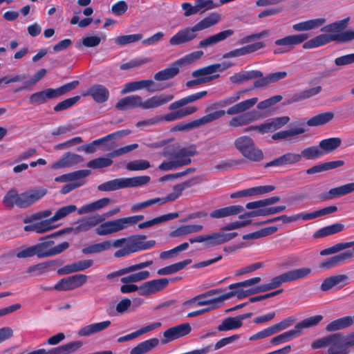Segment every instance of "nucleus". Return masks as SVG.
Wrapping results in <instances>:
<instances>
[{
  "instance_id": "nucleus-1",
  "label": "nucleus",
  "mask_w": 354,
  "mask_h": 354,
  "mask_svg": "<svg viewBox=\"0 0 354 354\" xmlns=\"http://www.w3.org/2000/svg\"><path fill=\"white\" fill-rule=\"evenodd\" d=\"M311 273V268L306 267L289 270L274 277L268 283L252 287L248 290H238V299H242L252 295L277 288L283 283H290L298 279L306 278L310 276Z\"/></svg>"
},
{
  "instance_id": "nucleus-2",
  "label": "nucleus",
  "mask_w": 354,
  "mask_h": 354,
  "mask_svg": "<svg viewBox=\"0 0 354 354\" xmlns=\"http://www.w3.org/2000/svg\"><path fill=\"white\" fill-rule=\"evenodd\" d=\"M220 15L217 13H212L205 17L193 26H188L178 30L169 39L171 46H178L190 42L197 39V32L207 29L218 23Z\"/></svg>"
},
{
  "instance_id": "nucleus-3",
  "label": "nucleus",
  "mask_w": 354,
  "mask_h": 354,
  "mask_svg": "<svg viewBox=\"0 0 354 354\" xmlns=\"http://www.w3.org/2000/svg\"><path fill=\"white\" fill-rule=\"evenodd\" d=\"M353 39H354V30H347L336 34H321L304 43L303 48L304 49H313L326 45L332 41L343 43Z\"/></svg>"
},
{
  "instance_id": "nucleus-4",
  "label": "nucleus",
  "mask_w": 354,
  "mask_h": 354,
  "mask_svg": "<svg viewBox=\"0 0 354 354\" xmlns=\"http://www.w3.org/2000/svg\"><path fill=\"white\" fill-rule=\"evenodd\" d=\"M196 154H198V151L194 145L179 149L173 156L172 160L163 161L158 166V169L162 171H169L189 165L192 162L190 158Z\"/></svg>"
},
{
  "instance_id": "nucleus-5",
  "label": "nucleus",
  "mask_w": 354,
  "mask_h": 354,
  "mask_svg": "<svg viewBox=\"0 0 354 354\" xmlns=\"http://www.w3.org/2000/svg\"><path fill=\"white\" fill-rule=\"evenodd\" d=\"M235 147L247 159L253 162H260L264 158L263 151L255 146L253 140L249 136L237 138L234 141Z\"/></svg>"
},
{
  "instance_id": "nucleus-6",
  "label": "nucleus",
  "mask_w": 354,
  "mask_h": 354,
  "mask_svg": "<svg viewBox=\"0 0 354 354\" xmlns=\"http://www.w3.org/2000/svg\"><path fill=\"white\" fill-rule=\"evenodd\" d=\"M309 35L307 33H300L286 36L274 41V55H283L290 53L295 47L302 43H306Z\"/></svg>"
},
{
  "instance_id": "nucleus-7",
  "label": "nucleus",
  "mask_w": 354,
  "mask_h": 354,
  "mask_svg": "<svg viewBox=\"0 0 354 354\" xmlns=\"http://www.w3.org/2000/svg\"><path fill=\"white\" fill-rule=\"evenodd\" d=\"M238 234L236 232L225 233L223 232H214L208 235H200L194 238H190L191 244L194 243H204L206 248L214 247L223 244L234 239Z\"/></svg>"
},
{
  "instance_id": "nucleus-8",
  "label": "nucleus",
  "mask_w": 354,
  "mask_h": 354,
  "mask_svg": "<svg viewBox=\"0 0 354 354\" xmlns=\"http://www.w3.org/2000/svg\"><path fill=\"white\" fill-rule=\"evenodd\" d=\"M133 224V216L109 221L100 224L96 229L97 235L104 236L120 231Z\"/></svg>"
},
{
  "instance_id": "nucleus-9",
  "label": "nucleus",
  "mask_w": 354,
  "mask_h": 354,
  "mask_svg": "<svg viewBox=\"0 0 354 354\" xmlns=\"http://www.w3.org/2000/svg\"><path fill=\"white\" fill-rule=\"evenodd\" d=\"M102 218L98 215H91L84 217L77 222L74 227H66L64 230H59L52 234L51 236H58L66 232H74L78 234L82 232H86L93 227L97 225L102 221Z\"/></svg>"
},
{
  "instance_id": "nucleus-10",
  "label": "nucleus",
  "mask_w": 354,
  "mask_h": 354,
  "mask_svg": "<svg viewBox=\"0 0 354 354\" xmlns=\"http://www.w3.org/2000/svg\"><path fill=\"white\" fill-rule=\"evenodd\" d=\"M48 192L45 188H35L28 189L19 194L17 207L26 209L42 198Z\"/></svg>"
},
{
  "instance_id": "nucleus-11",
  "label": "nucleus",
  "mask_w": 354,
  "mask_h": 354,
  "mask_svg": "<svg viewBox=\"0 0 354 354\" xmlns=\"http://www.w3.org/2000/svg\"><path fill=\"white\" fill-rule=\"evenodd\" d=\"M174 280L173 279L162 278L145 282L139 286L134 284V292L138 291V294L142 296L153 295L165 288L169 281Z\"/></svg>"
},
{
  "instance_id": "nucleus-12",
  "label": "nucleus",
  "mask_w": 354,
  "mask_h": 354,
  "mask_svg": "<svg viewBox=\"0 0 354 354\" xmlns=\"http://www.w3.org/2000/svg\"><path fill=\"white\" fill-rule=\"evenodd\" d=\"M173 98L172 95L160 94L153 96L143 102L140 96L134 95V107H140L143 109H154L168 103Z\"/></svg>"
},
{
  "instance_id": "nucleus-13",
  "label": "nucleus",
  "mask_w": 354,
  "mask_h": 354,
  "mask_svg": "<svg viewBox=\"0 0 354 354\" xmlns=\"http://www.w3.org/2000/svg\"><path fill=\"white\" fill-rule=\"evenodd\" d=\"M88 279V276L84 274H77L60 279L54 288L59 291H68L82 286Z\"/></svg>"
},
{
  "instance_id": "nucleus-14",
  "label": "nucleus",
  "mask_w": 354,
  "mask_h": 354,
  "mask_svg": "<svg viewBox=\"0 0 354 354\" xmlns=\"http://www.w3.org/2000/svg\"><path fill=\"white\" fill-rule=\"evenodd\" d=\"M191 331L192 327L187 322L171 327L164 331L160 342L162 344H167L189 335Z\"/></svg>"
},
{
  "instance_id": "nucleus-15",
  "label": "nucleus",
  "mask_w": 354,
  "mask_h": 354,
  "mask_svg": "<svg viewBox=\"0 0 354 354\" xmlns=\"http://www.w3.org/2000/svg\"><path fill=\"white\" fill-rule=\"evenodd\" d=\"M126 241V238H121L114 241H105L85 247L82 250V252L84 254L101 252L109 250L111 247L118 248L124 244Z\"/></svg>"
},
{
  "instance_id": "nucleus-16",
  "label": "nucleus",
  "mask_w": 354,
  "mask_h": 354,
  "mask_svg": "<svg viewBox=\"0 0 354 354\" xmlns=\"http://www.w3.org/2000/svg\"><path fill=\"white\" fill-rule=\"evenodd\" d=\"M354 257V250H348L332 257L324 259L319 263V268L322 270H328L334 268Z\"/></svg>"
},
{
  "instance_id": "nucleus-17",
  "label": "nucleus",
  "mask_w": 354,
  "mask_h": 354,
  "mask_svg": "<svg viewBox=\"0 0 354 354\" xmlns=\"http://www.w3.org/2000/svg\"><path fill=\"white\" fill-rule=\"evenodd\" d=\"M132 187L133 178H115L102 183L98 185L97 189L102 192H110Z\"/></svg>"
},
{
  "instance_id": "nucleus-18",
  "label": "nucleus",
  "mask_w": 354,
  "mask_h": 354,
  "mask_svg": "<svg viewBox=\"0 0 354 354\" xmlns=\"http://www.w3.org/2000/svg\"><path fill=\"white\" fill-rule=\"evenodd\" d=\"M354 192V182L330 189L328 192L321 194L319 198L326 201L341 197Z\"/></svg>"
},
{
  "instance_id": "nucleus-19",
  "label": "nucleus",
  "mask_w": 354,
  "mask_h": 354,
  "mask_svg": "<svg viewBox=\"0 0 354 354\" xmlns=\"http://www.w3.org/2000/svg\"><path fill=\"white\" fill-rule=\"evenodd\" d=\"M266 46V44L263 41H257L245 46H243L239 48H236L232 50H230L223 55V58H231V57H236L243 55H245L250 53H252L255 51H257L261 48H263Z\"/></svg>"
},
{
  "instance_id": "nucleus-20",
  "label": "nucleus",
  "mask_w": 354,
  "mask_h": 354,
  "mask_svg": "<svg viewBox=\"0 0 354 354\" xmlns=\"http://www.w3.org/2000/svg\"><path fill=\"white\" fill-rule=\"evenodd\" d=\"M93 264V261L91 259H85L79 261H76L71 264L66 265L64 267L57 270V274L59 275H66L74 272L84 271Z\"/></svg>"
},
{
  "instance_id": "nucleus-21",
  "label": "nucleus",
  "mask_w": 354,
  "mask_h": 354,
  "mask_svg": "<svg viewBox=\"0 0 354 354\" xmlns=\"http://www.w3.org/2000/svg\"><path fill=\"white\" fill-rule=\"evenodd\" d=\"M286 207L285 205H280L277 207H270L267 208H257L252 211L248 212L243 214L239 215V218H252L257 216H268L277 213H281L285 211Z\"/></svg>"
},
{
  "instance_id": "nucleus-22",
  "label": "nucleus",
  "mask_w": 354,
  "mask_h": 354,
  "mask_svg": "<svg viewBox=\"0 0 354 354\" xmlns=\"http://www.w3.org/2000/svg\"><path fill=\"white\" fill-rule=\"evenodd\" d=\"M83 96L91 95L97 103L106 102L109 96V90L103 85L94 84L82 95Z\"/></svg>"
},
{
  "instance_id": "nucleus-23",
  "label": "nucleus",
  "mask_w": 354,
  "mask_h": 354,
  "mask_svg": "<svg viewBox=\"0 0 354 354\" xmlns=\"http://www.w3.org/2000/svg\"><path fill=\"white\" fill-rule=\"evenodd\" d=\"M263 76V73L258 70L243 71L236 73L230 77V81L236 84H241L249 80L257 79Z\"/></svg>"
},
{
  "instance_id": "nucleus-24",
  "label": "nucleus",
  "mask_w": 354,
  "mask_h": 354,
  "mask_svg": "<svg viewBox=\"0 0 354 354\" xmlns=\"http://www.w3.org/2000/svg\"><path fill=\"white\" fill-rule=\"evenodd\" d=\"M348 277L346 274L331 276L323 281L320 288L322 291H328L337 286L341 288L348 283Z\"/></svg>"
},
{
  "instance_id": "nucleus-25",
  "label": "nucleus",
  "mask_w": 354,
  "mask_h": 354,
  "mask_svg": "<svg viewBox=\"0 0 354 354\" xmlns=\"http://www.w3.org/2000/svg\"><path fill=\"white\" fill-rule=\"evenodd\" d=\"M234 30L232 29L225 30L217 34H215L205 39L200 41L197 47L205 48L208 46L214 45L218 42L224 41L227 37L232 36L234 34Z\"/></svg>"
},
{
  "instance_id": "nucleus-26",
  "label": "nucleus",
  "mask_w": 354,
  "mask_h": 354,
  "mask_svg": "<svg viewBox=\"0 0 354 354\" xmlns=\"http://www.w3.org/2000/svg\"><path fill=\"white\" fill-rule=\"evenodd\" d=\"M244 211V207L240 205H234L215 209L210 212L212 218H221L227 216L239 214Z\"/></svg>"
},
{
  "instance_id": "nucleus-27",
  "label": "nucleus",
  "mask_w": 354,
  "mask_h": 354,
  "mask_svg": "<svg viewBox=\"0 0 354 354\" xmlns=\"http://www.w3.org/2000/svg\"><path fill=\"white\" fill-rule=\"evenodd\" d=\"M197 183H198V178L197 177H194L174 185L173 187V192L167 195L166 200H165V201L169 202L176 200L181 195L183 190L189 188Z\"/></svg>"
},
{
  "instance_id": "nucleus-28",
  "label": "nucleus",
  "mask_w": 354,
  "mask_h": 354,
  "mask_svg": "<svg viewBox=\"0 0 354 354\" xmlns=\"http://www.w3.org/2000/svg\"><path fill=\"white\" fill-rule=\"evenodd\" d=\"M52 234L46 236V240L35 245L37 257L39 259L53 257V245L54 241L50 238L54 237Z\"/></svg>"
},
{
  "instance_id": "nucleus-29",
  "label": "nucleus",
  "mask_w": 354,
  "mask_h": 354,
  "mask_svg": "<svg viewBox=\"0 0 354 354\" xmlns=\"http://www.w3.org/2000/svg\"><path fill=\"white\" fill-rule=\"evenodd\" d=\"M82 346L81 341H73L66 344L52 348L48 351L44 349V354H71Z\"/></svg>"
},
{
  "instance_id": "nucleus-30",
  "label": "nucleus",
  "mask_w": 354,
  "mask_h": 354,
  "mask_svg": "<svg viewBox=\"0 0 354 354\" xmlns=\"http://www.w3.org/2000/svg\"><path fill=\"white\" fill-rule=\"evenodd\" d=\"M54 98L53 88H49L31 94L28 101L32 105L39 106L46 103L48 100Z\"/></svg>"
},
{
  "instance_id": "nucleus-31",
  "label": "nucleus",
  "mask_w": 354,
  "mask_h": 354,
  "mask_svg": "<svg viewBox=\"0 0 354 354\" xmlns=\"http://www.w3.org/2000/svg\"><path fill=\"white\" fill-rule=\"evenodd\" d=\"M259 118L256 111H250L232 118L229 124L233 127H242L257 120Z\"/></svg>"
},
{
  "instance_id": "nucleus-32",
  "label": "nucleus",
  "mask_w": 354,
  "mask_h": 354,
  "mask_svg": "<svg viewBox=\"0 0 354 354\" xmlns=\"http://www.w3.org/2000/svg\"><path fill=\"white\" fill-rule=\"evenodd\" d=\"M180 64L181 60L174 62L170 66L156 73L154 79L157 81H164L173 78L179 73Z\"/></svg>"
},
{
  "instance_id": "nucleus-33",
  "label": "nucleus",
  "mask_w": 354,
  "mask_h": 354,
  "mask_svg": "<svg viewBox=\"0 0 354 354\" xmlns=\"http://www.w3.org/2000/svg\"><path fill=\"white\" fill-rule=\"evenodd\" d=\"M207 92L206 91H202L200 92H197V93L191 94L189 95H187L185 97H183L178 100L174 102L173 103H171L169 105V109L170 110L178 109L183 107L189 103L194 102L195 101H197V100L204 97L205 96L207 95Z\"/></svg>"
},
{
  "instance_id": "nucleus-34",
  "label": "nucleus",
  "mask_w": 354,
  "mask_h": 354,
  "mask_svg": "<svg viewBox=\"0 0 354 354\" xmlns=\"http://www.w3.org/2000/svg\"><path fill=\"white\" fill-rule=\"evenodd\" d=\"M344 165V161L342 160H333L330 162H326L324 163H321L319 165H316L308 169H306V172L307 174H314L317 173H320L325 171H328L331 169H334L340 167H342Z\"/></svg>"
},
{
  "instance_id": "nucleus-35",
  "label": "nucleus",
  "mask_w": 354,
  "mask_h": 354,
  "mask_svg": "<svg viewBox=\"0 0 354 354\" xmlns=\"http://www.w3.org/2000/svg\"><path fill=\"white\" fill-rule=\"evenodd\" d=\"M124 131H118L113 133L109 134L103 138L93 140L89 144L82 145L77 148L78 151L83 150L87 153H93L96 151V147L114 138L116 135L121 136Z\"/></svg>"
},
{
  "instance_id": "nucleus-36",
  "label": "nucleus",
  "mask_w": 354,
  "mask_h": 354,
  "mask_svg": "<svg viewBox=\"0 0 354 354\" xmlns=\"http://www.w3.org/2000/svg\"><path fill=\"white\" fill-rule=\"evenodd\" d=\"M84 160L82 156L76 153H67L63 158L52 165L53 169L69 167Z\"/></svg>"
},
{
  "instance_id": "nucleus-37",
  "label": "nucleus",
  "mask_w": 354,
  "mask_h": 354,
  "mask_svg": "<svg viewBox=\"0 0 354 354\" xmlns=\"http://www.w3.org/2000/svg\"><path fill=\"white\" fill-rule=\"evenodd\" d=\"M335 117L333 111H326L315 115L309 118L306 124L310 127H319L330 122Z\"/></svg>"
},
{
  "instance_id": "nucleus-38",
  "label": "nucleus",
  "mask_w": 354,
  "mask_h": 354,
  "mask_svg": "<svg viewBox=\"0 0 354 354\" xmlns=\"http://www.w3.org/2000/svg\"><path fill=\"white\" fill-rule=\"evenodd\" d=\"M353 326V319L351 316H346L337 319L330 322L326 326V332H334L339 330L344 329Z\"/></svg>"
},
{
  "instance_id": "nucleus-39",
  "label": "nucleus",
  "mask_w": 354,
  "mask_h": 354,
  "mask_svg": "<svg viewBox=\"0 0 354 354\" xmlns=\"http://www.w3.org/2000/svg\"><path fill=\"white\" fill-rule=\"evenodd\" d=\"M111 325V322L104 321L102 322L91 324L87 325L78 331L77 334L79 336H89L92 334L100 332Z\"/></svg>"
},
{
  "instance_id": "nucleus-40",
  "label": "nucleus",
  "mask_w": 354,
  "mask_h": 354,
  "mask_svg": "<svg viewBox=\"0 0 354 354\" xmlns=\"http://www.w3.org/2000/svg\"><path fill=\"white\" fill-rule=\"evenodd\" d=\"M342 144L340 138L334 137L324 139L319 142V146L323 156L336 150Z\"/></svg>"
},
{
  "instance_id": "nucleus-41",
  "label": "nucleus",
  "mask_w": 354,
  "mask_h": 354,
  "mask_svg": "<svg viewBox=\"0 0 354 354\" xmlns=\"http://www.w3.org/2000/svg\"><path fill=\"white\" fill-rule=\"evenodd\" d=\"M178 217V214L177 212L169 213L167 214H164L156 218H152L151 220L138 223L137 227L138 229L142 230L144 228L150 227L153 225L160 224V223L165 222L169 220H172Z\"/></svg>"
},
{
  "instance_id": "nucleus-42",
  "label": "nucleus",
  "mask_w": 354,
  "mask_h": 354,
  "mask_svg": "<svg viewBox=\"0 0 354 354\" xmlns=\"http://www.w3.org/2000/svg\"><path fill=\"white\" fill-rule=\"evenodd\" d=\"M257 97H252L242 101L229 108L226 113L228 115H235L247 111L257 102Z\"/></svg>"
},
{
  "instance_id": "nucleus-43",
  "label": "nucleus",
  "mask_w": 354,
  "mask_h": 354,
  "mask_svg": "<svg viewBox=\"0 0 354 354\" xmlns=\"http://www.w3.org/2000/svg\"><path fill=\"white\" fill-rule=\"evenodd\" d=\"M344 229V225L343 224L335 223L319 229L315 233L314 236L315 238H323L340 232L343 231Z\"/></svg>"
},
{
  "instance_id": "nucleus-44",
  "label": "nucleus",
  "mask_w": 354,
  "mask_h": 354,
  "mask_svg": "<svg viewBox=\"0 0 354 354\" xmlns=\"http://www.w3.org/2000/svg\"><path fill=\"white\" fill-rule=\"evenodd\" d=\"M192 263V259H187L184 261L165 266L158 270L157 273L159 275H169L176 273L184 269L187 266Z\"/></svg>"
},
{
  "instance_id": "nucleus-45",
  "label": "nucleus",
  "mask_w": 354,
  "mask_h": 354,
  "mask_svg": "<svg viewBox=\"0 0 354 354\" xmlns=\"http://www.w3.org/2000/svg\"><path fill=\"white\" fill-rule=\"evenodd\" d=\"M109 203L110 199L109 198H103L96 201H94L91 203L81 207L77 210V212L80 214L92 212L95 210L103 208L104 207L106 206Z\"/></svg>"
},
{
  "instance_id": "nucleus-46",
  "label": "nucleus",
  "mask_w": 354,
  "mask_h": 354,
  "mask_svg": "<svg viewBox=\"0 0 354 354\" xmlns=\"http://www.w3.org/2000/svg\"><path fill=\"white\" fill-rule=\"evenodd\" d=\"M277 230V227L270 226L249 234H244L242 238L243 240L258 239L259 238L272 235L274 234Z\"/></svg>"
},
{
  "instance_id": "nucleus-47",
  "label": "nucleus",
  "mask_w": 354,
  "mask_h": 354,
  "mask_svg": "<svg viewBox=\"0 0 354 354\" xmlns=\"http://www.w3.org/2000/svg\"><path fill=\"white\" fill-rule=\"evenodd\" d=\"M158 344L159 339L156 337L143 341L134 346V354H145L157 346Z\"/></svg>"
},
{
  "instance_id": "nucleus-48",
  "label": "nucleus",
  "mask_w": 354,
  "mask_h": 354,
  "mask_svg": "<svg viewBox=\"0 0 354 354\" xmlns=\"http://www.w3.org/2000/svg\"><path fill=\"white\" fill-rule=\"evenodd\" d=\"M53 221H51V218L41 221V222L33 224L32 225H26L24 227L26 231L32 230L38 234H41L54 229V226L52 225Z\"/></svg>"
},
{
  "instance_id": "nucleus-49",
  "label": "nucleus",
  "mask_w": 354,
  "mask_h": 354,
  "mask_svg": "<svg viewBox=\"0 0 354 354\" xmlns=\"http://www.w3.org/2000/svg\"><path fill=\"white\" fill-rule=\"evenodd\" d=\"M349 21V17L335 21L330 24L323 26L321 28L322 32H330V34L339 33L341 30L346 28Z\"/></svg>"
},
{
  "instance_id": "nucleus-50",
  "label": "nucleus",
  "mask_w": 354,
  "mask_h": 354,
  "mask_svg": "<svg viewBox=\"0 0 354 354\" xmlns=\"http://www.w3.org/2000/svg\"><path fill=\"white\" fill-rule=\"evenodd\" d=\"M242 326L243 323H240L236 317H229L222 321L218 326L217 330L218 331H228L238 329Z\"/></svg>"
},
{
  "instance_id": "nucleus-51",
  "label": "nucleus",
  "mask_w": 354,
  "mask_h": 354,
  "mask_svg": "<svg viewBox=\"0 0 354 354\" xmlns=\"http://www.w3.org/2000/svg\"><path fill=\"white\" fill-rule=\"evenodd\" d=\"M280 201L279 196H272L262 200L249 202L245 205L248 209H254L260 207H266L278 203Z\"/></svg>"
},
{
  "instance_id": "nucleus-52",
  "label": "nucleus",
  "mask_w": 354,
  "mask_h": 354,
  "mask_svg": "<svg viewBox=\"0 0 354 354\" xmlns=\"http://www.w3.org/2000/svg\"><path fill=\"white\" fill-rule=\"evenodd\" d=\"M146 237L145 235L134 234V252L149 250L153 247L156 241L153 240L145 241Z\"/></svg>"
},
{
  "instance_id": "nucleus-53",
  "label": "nucleus",
  "mask_w": 354,
  "mask_h": 354,
  "mask_svg": "<svg viewBox=\"0 0 354 354\" xmlns=\"http://www.w3.org/2000/svg\"><path fill=\"white\" fill-rule=\"evenodd\" d=\"M306 131L304 127H297L288 130L281 131L274 133L272 138L274 140L286 139L299 134H302Z\"/></svg>"
},
{
  "instance_id": "nucleus-54",
  "label": "nucleus",
  "mask_w": 354,
  "mask_h": 354,
  "mask_svg": "<svg viewBox=\"0 0 354 354\" xmlns=\"http://www.w3.org/2000/svg\"><path fill=\"white\" fill-rule=\"evenodd\" d=\"M224 115L223 111H216L213 113L207 114L197 120H193L194 128L198 127L201 125H203L209 122H212Z\"/></svg>"
},
{
  "instance_id": "nucleus-55",
  "label": "nucleus",
  "mask_w": 354,
  "mask_h": 354,
  "mask_svg": "<svg viewBox=\"0 0 354 354\" xmlns=\"http://www.w3.org/2000/svg\"><path fill=\"white\" fill-rule=\"evenodd\" d=\"M224 115L223 111H216L213 113L207 114L197 120H193L194 128L198 127L201 125H203L209 122H212Z\"/></svg>"
},
{
  "instance_id": "nucleus-56",
  "label": "nucleus",
  "mask_w": 354,
  "mask_h": 354,
  "mask_svg": "<svg viewBox=\"0 0 354 354\" xmlns=\"http://www.w3.org/2000/svg\"><path fill=\"white\" fill-rule=\"evenodd\" d=\"M19 193L15 188L9 189L3 198V205L9 209L17 207Z\"/></svg>"
},
{
  "instance_id": "nucleus-57",
  "label": "nucleus",
  "mask_w": 354,
  "mask_h": 354,
  "mask_svg": "<svg viewBox=\"0 0 354 354\" xmlns=\"http://www.w3.org/2000/svg\"><path fill=\"white\" fill-rule=\"evenodd\" d=\"M322 319L323 316L321 315L310 317L298 322L296 324L297 328H299V331L302 333V330L305 328H309L317 326Z\"/></svg>"
},
{
  "instance_id": "nucleus-58",
  "label": "nucleus",
  "mask_w": 354,
  "mask_h": 354,
  "mask_svg": "<svg viewBox=\"0 0 354 354\" xmlns=\"http://www.w3.org/2000/svg\"><path fill=\"white\" fill-rule=\"evenodd\" d=\"M354 247V241L338 243L330 248H325L320 252V255L326 256L337 253L341 250Z\"/></svg>"
},
{
  "instance_id": "nucleus-59",
  "label": "nucleus",
  "mask_w": 354,
  "mask_h": 354,
  "mask_svg": "<svg viewBox=\"0 0 354 354\" xmlns=\"http://www.w3.org/2000/svg\"><path fill=\"white\" fill-rule=\"evenodd\" d=\"M80 84V82L78 80H73L72 82H68L62 86H60L58 88H53V92L55 96V98H57L62 95H64L70 91L76 88Z\"/></svg>"
},
{
  "instance_id": "nucleus-60",
  "label": "nucleus",
  "mask_w": 354,
  "mask_h": 354,
  "mask_svg": "<svg viewBox=\"0 0 354 354\" xmlns=\"http://www.w3.org/2000/svg\"><path fill=\"white\" fill-rule=\"evenodd\" d=\"M113 164L112 158L100 157L93 159L87 162V167L92 169H101L107 167Z\"/></svg>"
},
{
  "instance_id": "nucleus-61",
  "label": "nucleus",
  "mask_w": 354,
  "mask_h": 354,
  "mask_svg": "<svg viewBox=\"0 0 354 354\" xmlns=\"http://www.w3.org/2000/svg\"><path fill=\"white\" fill-rule=\"evenodd\" d=\"M80 100V95L67 98L63 101L58 102L54 107L53 111L55 113L66 110L73 106Z\"/></svg>"
},
{
  "instance_id": "nucleus-62",
  "label": "nucleus",
  "mask_w": 354,
  "mask_h": 354,
  "mask_svg": "<svg viewBox=\"0 0 354 354\" xmlns=\"http://www.w3.org/2000/svg\"><path fill=\"white\" fill-rule=\"evenodd\" d=\"M301 158L304 157L306 160H314L323 156L319 146H312L304 149L300 153Z\"/></svg>"
},
{
  "instance_id": "nucleus-63",
  "label": "nucleus",
  "mask_w": 354,
  "mask_h": 354,
  "mask_svg": "<svg viewBox=\"0 0 354 354\" xmlns=\"http://www.w3.org/2000/svg\"><path fill=\"white\" fill-rule=\"evenodd\" d=\"M77 209V207L74 205H69L67 206L62 207L59 208L55 214L51 217V221H57L60 220L72 212H75Z\"/></svg>"
},
{
  "instance_id": "nucleus-64",
  "label": "nucleus",
  "mask_w": 354,
  "mask_h": 354,
  "mask_svg": "<svg viewBox=\"0 0 354 354\" xmlns=\"http://www.w3.org/2000/svg\"><path fill=\"white\" fill-rule=\"evenodd\" d=\"M189 248V243L184 242L181 243L180 245L169 250L167 251H164L160 253V257L162 259H169L171 257H174L176 255L178 252L186 250Z\"/></svg>"
}]
</instances>
